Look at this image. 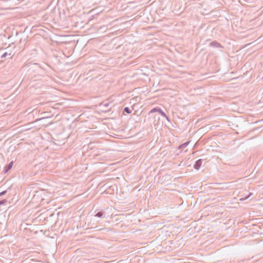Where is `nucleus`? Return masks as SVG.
Here are the masks:
<instances>
[{
  "label": "nucleus",
  "instance_id": "nucleus-1",
  "mask_svg": "<svg viewBox=\"0 0 263 263\" xmlns=\"http://www.w3.org/2000/svg\"><path fill=\"white\" fill-rule=\"evenodd\" d=\"M156 111H159V113L162 116H163L164 117H165L167 120H168V118L167 117V116H166V115L163 111H162L161 109H158V108H154L153 109H152L151 111H150V113H153V112H156Z\"/></svg>",
  "mask_w": 263,
  "mask_h": 263
},
{
  "label": "nucleus",
  "instance_id": "nucleus-2",
  "mask_svg": "<svg viewBox=\"0 0 263 263\" xmlns=\"http://www.w3.org/2000/svg\"><path fill=\"white\" fill-rule=\"evenodd\" d=\"M200 165H201V161L200 160H198V161H197V162L195 164L194 167L196 169L198 170V169H199Z\"/></svg>",
  "mask_w": 263,
  "mask_h": 263
},
{
  "label": "nucleus",
  "instance_id": "nucleus-3",
  "mask_svg": "<svg viewBox=\"0 0 263 263\" xmlns=\"http://www.w3.org/2000/svg\"><path fill=\"white\" fill-rule=\"evenodd\" d=\"M124 111L127 112L128 114L130 113V111H129V109L128 107H125L124 108Z\"/></svg>",
  "mask_w": 263,
  "mask_h": 263
},
{
  "label": "nucleus",
  "instance_id": "nucleus-4",
  "mask_svg": "<svg viewBox=\"0 0 263 263\" xmlns=\"http://www.w3.org/2000/svg\"><path fill=\"white\" fill-rule=\"evenodd\" d=\"M102 216V214L101 212H99L96 214V216L101 217Z\"/></svg>",
  "mask_w": 263,
  "mask_h": 263
},
{
  "label": "nucleus",
  "instance_id": "nucleus-5",
  "mask_svg": "<svg viewBox=\"0 0 263 263\" xmlns=\"http://www.w3.org/2000/svg\"><path fill=\"white\" fill-rule=\"evenodd\" d=\"M13 165V162H11L9 165V168H10Z\"/></svg>",
  "mask_w": 263,
  "mask_h": 263
},
{
  "label": "nucleus",
  "instance_id": "nucleus-6",
  "mask_svg": "<svg viewBox=\"0 0 263 263\" xmlns=\"http://www.w3.org/2000/svg\"><path fill=\"white\" fill-rule=\"evenodd\" d=\"M5 193H6V191H4V192H3L1 193H0V196H1V195H3V194H5Z\"/></svg>",
  "mask_w": 263,
  "mask_h": 263
}]
</instances>
